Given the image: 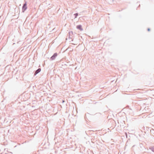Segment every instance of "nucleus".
<instances>
[{"instance_id": "20e7f679", "label": "nucleus", "mask_w": 154, "mask_h": 154, "mask_svg": "<svg viewBox=\"0 0 154 154\" xmlns=\"http://www.w3.org/2000/svg\"><path fill=\"white\" fill-rule=\"evenodd\" d=\"M76 28L79 29V30H80V31H82L83 30V29L82 27V26L81 25H79L76 26Z\"/></svg>"}, {"instance_id": "f8f14e48", "label": "nucleus", "mask_w": 154, "mask_h": 154, "mask_svg": "<svg viewBox=\"0 0 154 154\" xmlns=\"http://www.w3.org/2000/svg\"><path fill=\"white\" fill-rule=\"evenodd\" d=\"M10 153H12V152H10Z\"/></svg>"}, {"instance_id": "6e6552de", "label": "nucleus", "mask_w": 154, "mask_h": 154, "mask_svg": "<svg viewBox=\"0 0 154 154\" xmlns=\"http://www.w3.org/2000/svg\"><path fill=\"white\" fill-rule=\"evenodd\" d=\"M72 36H71V35H68V38H69V39H71V38H72Z\"/></svg>"}, {"instance_id": "7ed1b4c3", "label": "nucleus", "mask_w": 154, "mask_h": 154, "mask_svg": "<svg viewBox=\"0 0 154 154\" xmlns=\"http://www.w3.org/2000/svg\"><path fill=\"white\" fill-rule=\"evenodd\" d=\"M41 71V68H38L37 70H36L34 73V75H36L38 73H39Z\"/></svg>"}, {"instance_id": "f03ea898", "label": "nucleus", "mask_w": 154, "mask_h": 154, "mask_svg": "<svg viewBox=\"0 0 154 154\" xmlns=\"http://www.w3.org/2000/svg\"><path fill=\"white\" fill-rule=\"evenodd\" d=\"M57 55V53H54L53 55L51 57L50 60H54Z\"/></svg>"}, {"instance_id": "9b49d317", "label": "nucleus", "mask_w": 154, "mask_h": 154, "mask_svg": "<svg viewBox=\"0 0 154 154\" xmlns=\"http://www.w3.org/2000/svg\"><path fill=\"white\" fill-rule=\"evenodd\" d=\"M5 154H8L7 153H5Z\"/></svg>"}, {"instance_id": "1a4fd4ad", "label": "nucleus", "mask_w": 154, "mask_h": 154, "mask_svg": "<svg viewBox=\"0 0 154 154\" xmlns=\"http://www.w3.org/2000/svg\"><path fill=\"white\" fill-rule=\"evenodd\" d=\"M147 30L148 31H150V29L149 28H148L147 29Z\"/></svg>"}, {"instance_id": "9d476101", "label": "nucleus", "mask_w": 154, "mask_h": 154, "mask_svg": "<svg viewBox=\"0 0 154 154\" xmlns=\"http://www.w3.org/2000/svg\"><path fill=\"white\" fill-rule=\"evenodd\" d=\"M64 102V100H63V103Z\"/></svg>"}, {"instance_id": "423d86ee", "label": "nucleus", "mask_w": 154, "mask_h": 154, "mask_svg": "<svg viewBox=\"0 0 154 154\" xmlns=\"http://www.w3.org/2000/svg\"><path fill=\"white\" fill-rule=\"evenodd\" d=\"M72 34H73V32L72 31L69 32V35L72 36Z\"/></svg>"}, {"instance_id": "39448f33", "label": "nucleus", "mask_w": 154, "mask_h": 154, "mask_svg": "<svg viewBox=\"0 0 154 154\" xmlns=\"http://www.w3.org/2000/svg\"><path fill=\"white\" fill-rule=\"evenodd\" d=\"M149 149H151L152 151L154 152V146L150 147Z\"/></svg>"}, {"instance_id": "f257e3e1", "label": "nucleus", "mask_w": 154, "mask_h": 154, "mask_svg": "<svg viewBox=\"0 0 154 154\" xmlns=\"http://www.w3.org/2000/svg\"><path fill=\"white\" fill-rule=\"evenodd\" d=\"M27 2H25V3L23 4L22 7V11L24 12L27 9Z\"/></svg>"}, {"instance_id": "0eeeda50", "label": "nucleus", "mask_w": 154, "mask_h": 154, "mask_svg": "<svg viewBox=\"0 0 154 154\" xmlns=\"http://www.w3.org/2000/svg\"><path fill=\"white\" fill-rule=\"evenodd\" d=\"M74 15L75 16V18H76L77 17V16H78V13H76Z\"/></svg>"}]
</instances>
